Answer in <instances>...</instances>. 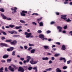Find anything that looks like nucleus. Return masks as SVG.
Returning <instances> with one entry per match:
<instances>
[{"label":"nucleus","instance_id":"obj_31","mask_svg":"<svg viewBox=\"0 0 72 72\" xmlns=\"http://www.w3.org/2000/svg\"><path fill=\"white\" fill-rule=\"evenodd\" d=\"M8 32L11 33V34H13V33H14V30L12 31V32L9 31Z\"/></svg>","mask_w":72,"mask_h":72},{"label":"nucleus","instance_id":"obj_24","mask_svg":"<svg viewBox=\"0 0 72 72\" xmlns=\"http://www.w3.org/2000/svg\"><path fill=\"white\" fill-rule=\"evenodd\" d=\"M46 71H51V70H52V69L51 68H49V69H46Z\"/></svg>","mask_w":72,"mask_h":72},{"label":"nucleus","instance_id":"obj_62","mask_svg":"<svg viewBox=\"0 0 72 72\" xmlns=\"http://www.w3.org/2000/svg\"><path fill=\"white\" fill-rule=\"evenodd\" d=\"M7 50L8 51H11L10 50V49H7Z\"/></svg>","mask_w":72,"mask_h":72},{"label":"nucleus","instance_id":"obj_47","mask_svg":"<svg viewBox=\"0 0 72 72\" xmlns=\"http://www.w3.org/2000/svg\"><path fill=\"white\" fill-rule=\"evenodd\" d=\"M12 55H15V51H13L12 53Z\"/></svg>","mask_w":72,"mask_h":72},{"label":"nucleus","instance_id":"obj_38","mask_svg":"<svg viewBox=\"0 0 72 72\" xmlns=\"http://www.w3.org/2000/svg\"><path fill=\"white\" fill-rule=\"evenodd\" d=\"M10 50L11 51H12V50H13L14 49V48L10 47Z\"/></svg>","mask_w":72,"mask_h":72},{"label":"nucleus","instance_id":"obj_9","mask_svg":"<svg viewBox=\"0 0 72 72\" xmlns=\"http://www.w3.org/2000/svg\"><path fill=\"white\" fill-rule=\"evenodd\" d=\"M61 16L62 17H61V19H64V20L67 19V18L66 17H67V15H62Z\"/></svg>","mask_w":72,"mask_h":72},{"label":"nucleus","instance_id":"obj_35","mask_svg":"<svg viewBox=\"0 0 72 72\" xmlns=\"http://www.w3.org/2000/svg\"><path fill=\"white\" fill-rule=\"evenodd\" d=\"M67 28V25L63 27V28H64V30H66Z\"/></svg>","mask_w":72,"mask_h":72},{"label":"nucleus","instance_id":"obj_12","mask_svg":"<svg viewBox=\"0 0 72 72\" xmlns=\"http://www.w3.org/2000/svg\"><path fill=\"white\" fill-rule=\"evenodd\" d=\"M0 45L1 46H5L6 47L8 46V45L5 43H1Z\"/></svg>","mask_w":72,"mask_h":72},{"label":"nucleus","instance_id":"obj_37","mask_svg":"<svg viewBox=\"0 0 72 72\" xmlns=\"http://www.w3.org/2000/svg\"><path fill=\"white\" fill-rule=\"evenodd\" d=\"M42 32V31L41 30H39L37 31V33H40Z\"/></svg>","mask_w":72,"mask_h":72},{"label":"nucleus","instance_id":"obj_61","mask_svg":"<svg viewBox=\"0 0 72 72\" xmlns=\"http://www.w3.org/2000/svg\"><path fill=\"white\" fill-rule=\"evenodd\" d=\"M52 50H53L54 51H55V50H57V49L56 48H52Z\"/></svg>","mask_w":72,"mask_h":72},{"label":"nucleus","instance_id":"obj_7","mask_svg":"<svg viewBox=\"0 0 72 72\" xmlns=\"http://www.w3.org/2000/svg\"><path fill=\"white\" fill-rule=\"evenodd\" d=\"M8 69L10 70L12 72H14V69L13 68H12L11 66H9L8 68Z\"/></svg>","mask_w":72,"mask_h":72},{"label":"nucleus","instance_id":"obj_1","mask_svg":"<svg viewBox=\"0 0 72 72\" xmlns=\"http://www.w3.org/2000/svg\"><path fill=\"white\" fill-rule=\"evenodd\" d=\"M27 58V59L26 60H24L23 61V63H28L29 62H30V60L31 59V57L28 56H27L26 57Z\"/></svg>","mask_w":72,"mask_h":72},{"label":"nucleus","instance_id":"obj_15","mask_svg":"<svg viewBox=\"0 0 72 72\" xmlns=\"http://www.w3.org/2000/svg\"><path fill=\"white\" fill-rule=\"evenodd\" d=\"M8 57H9V55H4L3 56V58L4 59H6V58H8Z\"/></svg>","mask_w":72,"mask_h":72},{"label":"nucleus","instance_id":"obj_30","mask_svg":"<svg viewBox=\"0 0 72 72\" xmlns=\"http://www.w3.org/2000/svg\"><path fill=\"white\" fill-rule=\"evenodd\" d=\"M66 21L68 22H71V20H70L69 18H68V19L66 20Z\"/></svg>","mask_w":72,"mask_h":72},{"label":"nucleus","instance_id":"obj_19","mask_svg":"<svg viewBox=\"0 0 72 72\" xmlns=\"http://www.w3.org/2000/svg\"><path fill=\"white\" fill-rule=\"evenodd\" d=\"M42 59L43 60H48L49 58L48 57H43L42 58Z\"/></svg>","mask_w":72,"mask_h":72},{"label":"nucleus","instance_id":"obj_45","mask_svg":"<svg viewBox=\"0 0 72 72\" xmlns=\"http://www.w3.org/2000/svg\"><path fill=\"white\" fill-rule=\"evenodd\" d=\"M32 15H38V14L37 13H33L32 14Z\"/></svg>","mask_w":72,"mask_h":72},{"label":"nucleus","instance_id":"obj_44","mask_svg":"<svg viewBox=\"0 0 72 72\" xmlns=\"http://www.w3.org/2000/svg\"><path fill=\"white\" fill-rule=\"evenodd\" d=\"M33 69H35V70L36 71H37V67H35L33 68Z\"/></svg>","mask_w":72,"mask_h":72},{"label":"nucleus","instance_id":"obj_57","mask_svg":"<svg viewBox=\"0 0 72 72\" xmlns=\"http://www.w3.org/2000/svg\"><path fill=\"white\" fill-rule=\"evenodd\" d=\"M1 62H2V63H5V60H1Z\"/></svg>","mask_w":72,"mask_h":72},{"label":"nucleus","instance_id":"obj_55","mask_svg":"<svg viewBox=\"0 0 72 72\" xmlns=\"http://www.w3.org/2000/svg\"><path fill=\"white\" fill-rule=\"evenodd\" d=\"M4 70V69H3V68H1V69H0V71H3Z\"/></svg>","mask_w":72,"mask_h":72},{"label":"nucleus","instance_id":"obj_25","mask_svg":"<svg viewBox=\"0 0 72 72\" xmlns=\"http://www.w3.org/2000/svg\"><path fill=\"white\" fill-rule=\"evenodd\" d=\"M9 27H11V28H13V27H15V25H10L9 26Z\"/></svg>","mask_w":72,"mask_h":72},{"label":"nucleus","instance_id":"obj_16","mask_svg":"<svg viewBox=\"0 0 72 72\" xmlns=\"http://www.w3.org/2000/svg\"><path fill=\"white\" fill-rule=\"evenodd\" d=\"M21 28H22V27L21 26L15 27V29H21Z\"/></svg>","mask_w":72,"mask_h":72},{"label":"nucleus","instance_id":"obj_40","mask_svg":"<svg viewBox=\"0 0 72 72\" xmlns=\"http://www.w3.org/2000/svg\"><path fill=\"white\" fill-rule=\"evenodd\" d=\"M47 33L48 34V33H49L51 32V31L50 30H48L46 31Z\"/></svg>","mask_w":72,"mask_h":72},{"label":"nucleus","instance_id":"obj_53","mask_svg":"<svg viewBox=\"0 0 72 72\" xmlns=\"http://www.w3.org/2000/svg\"><path fill=\"white\" fill-rule=\"evenodd\" d=\"M32 49V47H30L29 48L28 50L29 51H30V50H31Z\"/></svg>","mask_w":72,"mask_h":72},{"label":"nucleus","instance_id":"obj_60","mask_svg":"<svg viewBox=\"0 0 72 72\" xmlns=\"http://www.w3.org/2000/svg\"><path fill=\"white\" fill-rule=\"evenodd\" d=\"M56 44L57 45H60V42H57L56 43Z\"/></svg>","mask_w":72,"mask_h":72},{"label":"nucleus","instance_id":"obj_43","mask_svg":"<svg viewBox=\"0 0 72 72\" xmlns=\"http://www.w3.org/2000/svg\"><path fill=\"white\" fill-rule=\"evenodd\" d=\"M29 45L30 46H34V45L32 44H29Z\"/></svg>","mask_w":72,"mask_h":72},{"label":"nucleus","instance_id":"obj_20","mask_svg":"<svg viewBox=\"0 0 72 72\" xmlns=\"http://www.w3.org/2000/svg\"><path fill=\"white\" fill-rule=\"evenodd\" d=\"M62 50H66V47L65 46H64V45H63L62 46Z\"/></svg>","mask_w":72,"mask_h":72},{"label":"nucleus","instance_id":"obj_28","mask_svg":"<svg viewBox=\"0 0 72 72\" xmlns=\"http://www.w3.org/2000/svg\"><path fill=\"white\" fill-rule=\"evenodd\" d=\"M12 40L11 39H10V40H8L5 41V42H11Z\"/></svg>","mask_w":72,"mask_h":72},{"label":"nucleus","instance_id":"obj_41","mask_svg":"<svg viewBox=\"0 0 72 72\" xmlns=\"http://www.w3.org/2000/svg\"><path fill=\"white\" fill-rule=\"evenodd\" d=\"M53 63V62L51 60H50L48 62V63H49V64H51V63Z\"/></svg>","mask_w":72,"mask_h":72},{"label":"nucleus","instance_id":"obj_39","mask_svg":"<svg viewBox=\"0 0 72 72\" xmlns=\"http://www.w3.org/2000/svg\"><path fill=\"white\" fill-rule=\"evenodd\" d=\"M32 68L31 67H30L28 68V70H29L30 71L32 69Z\"/></svg>","mask_w":72,"mask_h":72},{"label":"nucleus","instance_id":"obj_2","mask_svg":"<svg viewBox=\"0 0 72 72\" xmlns=\"http://www.w3.org/2000/svg\"><path fill=\"white\" fill-rule=\"evenodd\" d=\"M38 62H39V61H33V58L30 61V63L31 64H36Z\"/></svg>","mask_w":72,"mask_h":72},{"label":"nucleus","instance_id":"obj_63","mask_svg":"<svg viewBox=\"0 0 72 72\" xmlns=\"http://www.w3.org/2000/svg\"><path fill=\"white\" fill-rule=\"evenodd\" d=\"M19 63L21 65H22V62H19Z\"/></svg>","mask_w":72,"mask_h":72},{"label":"nucleus","instance_id":"obj_49","mask_svg":"<svg viewBox=\"0 0 72 72\" xmlns=\"http://www.w3.org/2000/svg\"><path fill=\"white\" fill-rule=\"evenodd\" d=\"M32 23L33 24H35V25H36L37 24L36 23H35V22H32Z\"/></svg>","mask_w":72,"mask_h":72},{"label":"nucleus","instance_id":"obj_59","mask_svg":"<svg viewBox=\"0 0 72 72\" xmlns=\"http://www.w3.org/2000/svg\"><path fill=\"white\" fill-rule=\"evenodd\" d=\"M47 55H51V54L50 53H48L47 54Z\"/></svg>","mask_w":72,"mask_h":72},{"label":"nucleus","instance_id":"obj_34","mask_svg":"<svg viewBox=\"0 0 72 72\" xmlns=\"http://www.w3.org/2000/svg\"><path fill=\"white\" fill-rule=\"evenodd\" d=\"M20 22H21V23H25L24 21L22 20H20Z\"/></svg>","mask_w":72,"mask_h":72},{"label":"nucleus","instance_id":"obj_48","mask_svg":"<svg viewBox=\"0 0 72 72\" xmlns=\"http://www.w3.org/2000/svg\"><path fill=\"white\" fill-rule=\"evenodd\" d=\"M14 33L15 34H17V32L14 30Z\"/></svg>","mask_w":72,"mask_h":72},{"label":"nucleus","instance_id":"obj_27","mask_svg":"<svg viewBox=\"0 0 72 72\" xmlns=\"http://www.w3.org/2000/svg\"><path fill=\"white\" fill-rule=\"evenodd\" d=\"M0 11L2 12H4V8H1Z\"/></svg>","mask_w":72,"mask_h":72},{"label":"nucleus","instance_id":"obj_13","mask_svg":"<svg viewBox=\"0 0 72 72\" xmlns=\"http://www.w3.org/2000/svg\"><path fill=\"white\" fill-rule=\"evenodd\" d=\"M1 15L4 19H6V18H7V17H6L3 14H1Z\"/></svg>","mask_w":72,"mask_h":72},{"label":"nucleus","instance_id":"obj_54","mask_svg":"<svg viewBox=\"0 0 72 72\" xmlns=\"http://www.w3.org/2000/svg\"><path fill=\"white\" fill-rule=\"evenodd\" d=\"M55 23V22H54V21H52V22H51V24H54Z\"/></svg>","mask_w":72,"mask_h":72},{"label":"nucleus","instance_id":"obj_58","mask_svg":"<svg viewBox=\"0 0 72 72\" xmlns=\"http://www.w3.org/2000/svg\"><path fill=\"white\" fill-rule=\"evenodd\" d=\"M24 47L25 49H27L28 48V47H27V46H24Z\"/></svg>","mask_w":72,"mask_h":72},{"label":"nucleus","instance_id":"obj_4","mask_svg":"<svg viewBox=\"0 0 72 72\" xmlns=\"http://www.w3.org/2000/svg\"><path fill=\"white\" fill-rule=\"evenodd\" d=\"M27 11H22V13H21V16H26V14H25L27 13Z\"/></svg>","mask_w":72,"mask_h":72},{"label":"nucleus","instance_id":"obj_5","mask_svg":"<svg viewBox=\"0 0 72 72\" xmlns=\"http://www.w3.org/2000/svg\"><path fill=\"white\" fill-rule=\"evenodd\" d=\"M24 69H23V68L21 67H19V68L18 70V71H19V72L21 71L20 72H24Z\"/></svg>","mask_w":72,"mask_h":72},{"label":"nucleus","instance_id":"obj_14","mask_svg":"<svg viewBox=\"0 0 72 72\" xmlns=\"http://www.w3.org/2000/svg\"><path fill=\"white\" fill-rule=\"evenodd\" d=\"M39 38H40V39H44V38L45 37L44 35L42 34H40L39 35Z\"/></svg>","mask_w":72,"mask_h":72},{"label":"nucleus","instance_id":"obj_29","mask_svg":"<svg viewBox=\"0 0 72 72\" xmlns=\"http://www.w3.org/2000/svg\"><path fill=\"white\" fill-rule=\"evenodd\" d=\"M1 33H3V35H6V33H5V32H1Z\"/></svg>","mask_w":72,"mask_h":72},{"label":"nucleus","instance_id":"obj_42","mask_svg":"<svg viewBox=\"0 0 72 72\" xmlns=\"http://www.w3.org/2000/svg\"><path fill=\"white\" fill-rule=\"evenodd\" d=\"M4 70L6 72H8V68H5Z\"/></svg>","mask_w":72,"mask_h":72},{"label":"nucleus","instance_id":"obj_22","mask_svg":"<svg viewBox=\"0 0 72 72\" xmlns=\"http://www.w3.org/2000/svg\"><path fill=\"white\" fill-rule=\"evenodd\" d=\"M13 37H20V36L19 35H15L13 36Z\"/></svg>","mask_w":72,"mask_h":72},{"label":"nucleus","instance_id":"obj_3","mask_svg":"<svg viewBox=\"0 0 72 72\" xmlns=\"http://www.w3.org/2000/svg\"><path fill=\"white\" fill-rule=\"evenodd\" d=\"M25 35H26V38H29L31 36V35H32L31 33H28L27 32H26L24 33Z\"/></svg>","mask_w":72,"mask_h":72},{"label":"nucleus","instance_id":"obj_26","mask_svg":"<svg viewBox=\"0 0 72 72\" xmlns=\"http://www.w3.org/2000/svg\"><path fill=\"white\" fill-rule=\"evenodd\" d=\"M41 19H42V17L40 18V19H37V21H38V23H39V22L41 21Z\"/></svg>","mask_w":72,"mask_h":72},{"label":"nucleus","instance_id":"obj_6","mask_svg":"<svg viewBox=\"0 0 72 72\" xmlns=\"http://www.w3.org/2000/svg\"><path fill=\"white\" fill-rule=\"evenodd\" d=\"M17 42V41L16 40H14L13 42H10V44L11 45H15L16 43Z\"/></svg>","mask_w":72,"mask_h":72},{"label":"nucleus","instance_id":"obj_50","mask_svg":"<svg viewBox=\"0 0 72 72\" xmlns=\"http://www.w3.org/2000/svg\"><path fill=\"white\" fill-rule=\"evenodd\" d=\"M70 62H71V60H69L67 61V63L68 64H69V63H70Z\"/></svg>","mask_w":72,"mask_h":72},{"label":"nucleus","instance_id":"obj_33","mask_svg":"<svg viewBox=\"0 0 72 72\" xmlns=\"http://www.w3.org/2000/svg\"><path fill=\"white\" fill-rule=\"evenodd\" d=\"M6 19L8 20V21H10V20H12V19L9 17H7Z\"/></svg>","mask_w":72,"mask_h":72},{"label":"nucleus","instance_id":"obj_46","mask_svg":"<svg viewBox=\"0 0 72 72\" xmlns=\"http://www.w3.org/2000/svg\"><path fill=\"white\" fill-rule=\"evenodd\" d=\"M20 60H22V61H23V60H24V58H20Z\"/></svg>","mask_w":72,"mask_h":72},{"label":"nucleus","instance_id":"obj_64","mask_svg":"<svg viewBox=\"0 0 72 72\" xmlns=\"http://www.w3.org/2000/svg\"><path fill=\"white\" fill-rule=\"evenodd\" d=\"M55 45H53L52 46V48H55Z\"/></svg>","mask_w":72,"mask_h":72},{"label":"nucleus","instance_id":"obj_32","mask_svg":"<svg viewBox=\"0 0 72 72\" xmlns=\"http://www.w3.org/2000/svg\"><path fill=\"white\" fill-rule=\"evenodd\" d=\"M59 55H60V54H57L55 55V57H58Z\"/></svg>","mask_w":72,"mask_h":72},{"label":"nucleus","instance_id":"obj_36","mask_svg":"<svg viewBox=\"0 0 72 72\" xmlns=\"http://www.w3.org/2000/svg\"><path fill=\"white\" fill-rule=\"evenodd\" d=\"M67 67L66 66H64L63 67V69H67Z\"/></svg>","mask_w":72,"mask_h":72},{"label":"nucleus","instance_id":"obj_18","mask_svg":"<svg viewBox=\"0 0 72 72\" xmlns=\"http://www.w3.org/2000/svg\"><path fill=\"white\" fill-rule=\"evenodd\" d=\"M56 70L57 72H62V71L59 68H57Z\"/></svg>","mask_w":72,"mask_h":72},{"label":"nucleus","instance_id":"obj_23","mask_svg":"<svg viewBox=\"0 0 72 72\" xmlns=\"http://www.w3.org/2000/svg\"><path fill=\"white\" fill-rule=\"evenodd\" d=\"M39 26H43V24L42 22H41L40 23L39 22Z\"/></svg>","mask_w":72,"mask_h":72},{"label":"nucleus","instance_id":"obj_51","mask_svg":"<svg viewBox=\"0 0 72 72\" xmlns=\"http://www.w3.org/2000/svg\"><path fill=\"white\" fill-rule=\"evenodd\" d=\"M12 61V60L10 59H8L7 60V62H11Z\"/></svg>","mask_w":72,"mask_h":72},{"label":"nucleus","instance_id":"obj_8","mask_svg":"<svg viewBox=\"0 0 72 72\" xmlns=\"http://www.w3.org/2000/svg\"><path fill=\"white\" fill-rule=\"evenodd\" d=\"M11 9L12 11H14V13H17L16 12V10H17V7H14V8H12Z\"/></svg>","mask_w":72,"mask_h":72},{"label":"nucleus","instance_id":"obj_10","mask_svg":"<svg viewBox=\"0 0 72 72\" xmlns=\"http://www.w3.org/2000/svg\"><path fill=\"white\" fill-rule=\"evenodd\" d=\"M57 28L58 30H59V32H62V28H63L62 27H60V26H58L57 27Z\"/></svg>","mask_w":72,"mask_h":72},{"label":"nucleus","instance_id":"obj_17","mask_svg":"<svg viewBox=\"0 0 72 72\" xmlns=\"http://www.w3.org/2000/svg\"><path fill=\"white\" fill-rule=\"evenodd\" d=\"M35 49H33L31 50L30 52L32 54H34V53H35Z\"/></svg>","mask_w":72,"mask_h":72},{"label":"nucleus","instance_id":"obj_21","mask_svg":"<svg viewBox=\"0 0 72 72\" xmlns=\"http://www.w3.org/2000/svg\"><path fill=\"white\" fill-rule=\"evenodd\" d=\"M44 48L45 49L48 50L49 49V46H44Z\"/></svg>","mask_w":72,"mask_h":72},{"label":"nucleus","instance_id":"obj_52","mask_svg":"<svg viewBox=\"0 0 72 72\" xmlns=\"http://www.w3.org/2000/svg\"><path fill=\"white\" fill-rule=\"evenodd\" d=\"M55 59V58H54V57H52L51 58V60H54Z\"/></svg>","mask_w":72,"mask_h":72},{"label":"nucleus","instance_id":"obj_56","mask_svg":"<svg viewBox=\"0 0 72 72\" xmlns=\"http://www.w3.org/2000/svg\"><path fill=\"white\" fill-rule=\"evenodd\" d=\"M1 39L3 40H4V39H5V38L4 37H3L1 38Z\"/></svg>","mask_w":72,"mask_h":72},{"label":"nucleus","instance_id":"obj_11","mask_svg":"<svg viewBox=\"0 0 72 72\" xmlns=\"http://www.w3.org/2000/svg\"><path fill=\"white\" fill-rule=\"evenodd\" d=\"M60 60H64V63H66V59H65V58H63V57H60L59 59Z\"/></svg>","mask_w":72,"mask_h":72}]
</instances>
